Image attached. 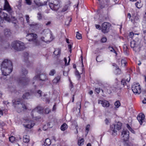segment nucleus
Listing matches in <instances>:
<instances>
[{
  "label": "nucleus",
  "instance_id": "f257e3e1",
  "mask_svg": "<svg viewBox=\"0 0 146 146\" xmlns=\"http://www.w3.org/2000/svg\"><path fill=\"white\" fill-rule=\"evenodd\" d=\"M4 8L5 10H6L8 12L9 15L3 12H0V19L1 20L0 21L1 26L3 27L1 24L4 22L3 20V19L8 22H10L11 21L13 22V23H16L17 20L15 17L13 16L14 12L9 5L8 2L7 0L5 1Z\"/></svg>",
  "mask_w": 146,
  "mask_h": 146
},
{
  "label": "nucleus",
  "instance_id": "f03ea898",
  "mask_svg": "<svg viewBox=\"0 0 146 146\" xmlns=\"http://www.w3.org/2000/svg\"><path fill=\"white\" fill-rule=\"evenodd\" d=\"M141 40L140 39L136 38L135 40L131 41L130 42V46L135 52L140 51L142 45L141 44Z\"/></svg>",
  "mask_w": 146,
  "mask_h": 146
},
{
  "label": "nucleus",
  "instance_id": "7ed1b4c3",
  "mask_svg": "<svg viewBox=\"0 0 146 146\" xmlns=\"http://www.w3.org/2000/svg\"><path fill=\"white\" fill-rule=\"evenodd\" d=\"M11 45L15 50L17 51L22 50L25 48L24 43L20 41H13L12 42Z\"/></svg>",
  "mask_w": 146,
  "mask_h": 146
},
{
  "label": "nucleus",
  "instance_id": "20e7f679",
  "mask_svg": "<svg viewBox=\"0 0 146 146\" xmlns=\"http://www.w3.org/2000/svg\"><path fill=\"white\" fill-rule=\"evenodd\" d=\"M18 113L21 112L22 110H27V106L23 103H21L20 102L17 100H13L12 101Z\"/></svg>",
  "mask_w": 146,
  "mask_h": 146
},
{
  "label": "nucleus",
  "instance_id": "39448f33",
  "mask_svg": "<svg viewBox=\"0 0 146 146\" xmlns=\"http://www.w3.org/2000/svg\"><path fill=\"white\" fill-rule=\"evenodd\" d=\"M47 79L46 75L44 74L36 75L33 78V84H34L35 82L40 83L41 82H43L47 80Z\"/></svg>",
  "mask_w": 146,
  "mask_h": 146
},
{
  "label": "nucleus",
  "instance_id": "423d86ee",
  "mask_svg": "<svg viewBox=\"0 0 146 146\" xmlns=\"http://www.w3.org/2000/svg\"><path fill=\"white\" fill-rule=\"evenodd\" d=\"M22 74L23 78L19 80V82L23 85H26L28 84L30 81L29 78H24V77L28 74V71L25 69L23 68L22 70Z\"/></svg>",
  "mask_w": 146,
  "mask_h": 146
},
{
  "label": "nucleus",
  "instance_id": "0eeeda50",
  "mask_svg": "<svg viewBox=\"0 0 146 146\" xmlns=\"http://www.w3.org/2000/svg\"><path fill=\"white\" fill-rule=\"evenodd\" d=\"M27 39L29 41H32L35 46H38L39 44V42L37 39V35L33 33L28 34L26 36Z\"/></svg>",
  "mask_w": 146,
  "mask_h": 146
},
{
  "label": "nucleus",
  "instance_id": "6e6552de",
  "mask_svg": "<svg viewBox=\"0 0 146 146\" xmlns=\"http://www.w3.org/2000/svg\"><path fill=\"white\" fill-rule=\"evenodd\" d=\"M121 126L122 123L118 122L116 124L110 126V131L113 135H115L117 134V130L121 129Z\"/></svg>",
  "mask_w": 146,
  "mask_h": 146
},
{
  "label": "nucleus",
  "instance_id": "1a4fd4ad",
  "mask_svg": "<svg viewBox=\"0 0 146 146\" xmlns=\"http://www.w3.org/2000/svg\"><path fill=\"white\" fill-rule=\"evenodd\" d=\"M60 1L55 0L53 3H49V5L51 9L57 11L60 7Z\"/></svg>",
  "mask_w": 146,
  "mask_h": 146
},
{
  "label": "nucleus",
  "instance_id": "9d476101",
  "mask_svg": "<svg viewBox=\"0 0 146 146\" xmlns=\"http://www.w3.org/2000/svg\"><path fill=\"white\" fill-rule=\"evenodd\" d=\"M131 89L133 92L135 94H139L141 92V87L139 83L133 84L132 86Z\"/></svg>",
  "mask_w": 146,
  "mask_h": 146
},
{
  "label": "nucleus",
  "instance_id": "9b49d317",
  "mask_svg": "<svg viewBox=\"0 0 146 146\" xmlns=\"http://www.w3.org/2000/svg\"><path fill=\"white\" fill-rule=\"evenodd\" d=\"M111 26V25L107 22L104 23L102 25L101 30L102 32L105 34L107 33L109 31V29Z\"/></svg>",
  "mask_w": 146,
  "mask_h": 146
},
{
  "label": "nucleus",
  "instance_id": "f8f14e48",
  "mask_svg": "<svg viewBox=\"0 0 146 146\" xmlns=\"http://www.w3.org/2000/svg\"><path fill=\"white\" fill-rule=\"evenodd\" d=\"M13 67H1V69L2 74L4 76L8 75L12 71Z\"/></svg>",
  "mask_w": 146,
  "mask_h": 146
},
{
  "label": "nucleus",
  "instance_id": "ddd939ff",
  "mask_svg": "<svg viewBox=\"0 0 146 146\" xmlns=\"http://www.w3.org/2000/svg\"><path fill=\"white\" fill-rule=\"evenodd\" d=\"M121 135L124 141H127L129 138V132L127 130H123L122 132Z\"/></svg>",
  "mask_w": 146,
  "mask_h": 146
},
{
  "label": "nucleus",
  "instance_id": "4468645a",
  "mask_svg": "<svg viewBox=\"0 0 146 146\" xmlns=\"http://www.w3.org/2000/svg\"><path fill=\"white\" fill-rule=\"evenodd\" d=\"M11 66H12L11 62L7 59L4 60L1 64V67H11Z\"/></svg>",
  "mask_w": 146,
  "mask_h": 146
},
{
  "label": "nucleus",
  "instance_id": "2eb2a0df",
  "mask_svg": "<svg viewBox=\"0 0 146 146\" xmlns=\"http://www.w3.org/2000/svg\"><path fill=\"white\" fill-rule=\"evenodd\" d=\"M43 111V110L42 107L39 106L38 107L33 110L31 113V115L33 117H34L33 113H42Z\"/></svg>",
  "mask_w": 146,
  "mask_h": 146
},
{
  "label": "nucleus",
  "instance_id": "dca6fc26",
  "mask_svg": "<svg viewBox=\"0 0 146 146\" xmlns=\"http://www.w3.org/2000/svg\"><path fill=\"white\" fill-rule=\"evenodd\" d=\"M26 124H24V126L29 129H31L35 125V124L32 123V121L29 120H27L26 121Z\"/></svg>",
  "mask_w": 146,
  "mask_h": 146
},
{
  "label": "nucleus",
  "instance_id": "f3484780",
  "mask_svg": "<svg viewBox=\"0 0 146 146\" xmlns=\"http://www.w3.org/2000/svg\"><path fill=\"white\" fill-rule=\"evenodd\" d=\"M145 115L142 113H139L137 116V119L140 125H141L145 119Z\"/></svg>",
  "mask_w": 146,
  "mask_h": 146
},
{
  "label": "nucleus",
  "instance_id": "a211bd4d",
  "mask_svg": "<svg viewBox=\"0 0 146 146\" xmlns=\"http://www.w3.org/2000/svg\"><path fill=\"white\" fill-rule=\"evenodd\" d=\"M98 104H101L103 107H108L110 106V103L109 102L105 100H99L98 101Z\"/></svg>",
  "mask_w": 146,
  "mask_h": 146
},
{
  "label": "nucleus",
  "instance_id": "6ab92c4d",
  "mask_svg": "<svg viewBox=\"0 0 146 146\" xmlns=\"http://www.w3.org/2000/svg\"><path fill=\"white\" fill-rule=\"evenodd\" d=\"M29 54L27 52H25L24 53V61L27 64V65H29L30 63L28 60Z\"/></svg>",
  "mask_w": 146,
  "mask_h": 146
},
{
  "label": "nucleus",
  "instance_id": "aec40b11",
  "mask_svg": "<svg viewBox=\"0 0 146 146\" xmlns=\"http://www.w3.org/2000/svg\"><path fill=\"white\" fill-rule=\"evenodd\" d=\"M47 1H45L44 2H37L35 3L36 5L38 7L46 5H47Z\"/></svg>",
  "mask_w": 146,
  "mask_h": 146
},
{
  "label": "nucleus",
  "instance_id": "412c9836",
  "mask_svg": "<svg viewBox=\"0 0 146 146\" xmlns=\"http://www.w3.org/2000/svg\"><path fill=\"white\" fill-rule=\"evenodd\" d=\"M61 53V49L60 48L55 49L54 52V54L55 56H59Z\"/></svg>",
  "mask_w": 146,
  "mask_h": 146
},
{
  "label": "nucleus",
  "instance_id": "4be33fe9",
  "mask_svg": "<svg viewBox=\"0 0 146 146\" xmlns=\"http://www.w3.org/2000/svg\"><path fill=\"white\" fill-rule=\"evenodd\" d=\"M60 78V75H57L55 78L52 80V82L54 84H56L58 82Z\"/></svg>",
  "mask_w": 146,
  "mask_h": 146
},
{
  "label": "nucleus",
  "instance_id": "5701e85b",
  "mask_svg": "<svg viewBox=\"0 0 146 146\" xmlns=\"http://www.w3.org/2000/svg\"><path fill=\"white\" fill-rule=\"evenodd\" d=\"M51 144L50 140L49 139H45L44 142V144L42 146H49Z\"/></svg>",
  "mask_w": 146,
  "mask_h": 146
},
{
  "label": "nucleus",
  "instance_id": "b1692460",
  "mask_svg": "<svg viewBox=\"0 0 146 146\" xmlns=\"http://www.w3.org/2000/svg\"><path fill=\"white\" fill-rule=\"evenodd\" d=\"M23 141L25 143H28L30 141L29 137L27 135L24 136L23 138Z\"/></svg>",
  "mask_w": 146,
  "mask_h": 146
},
{
  "label": "nucleus",
  "instance_id": "393cba45",
  "mask_svg": "<svg viewBox=\"0 0 146 146\" xmlns=\"http://www.w3.org/2000/svg\"><path fill=\"white\" fill-rule=\"evenodd\" d=\"M30 94L29 92H27L24 94L23 96V98L24 99H28L30 98Z\"/></svg>",
  "mask_w": 146,
  "mask_h": 146
},
{
  "label": "nucleus",
  "instance_id": "a878e982",
  "mask_svg": "<svg viewBox=\"0 0 146 146\" xmlns=\"http://www.w3.org/2000/svg\"><path fill=\"white\" fill-rule=\"evenodd\" d=\"M67 125L66 123H64L61 126L60 129L62 131H64L67 128Z\"/></svg>",
  "mask_w": 146,
  "mask_h": 146
},
{
  "label": "nucleus",
  "instance_id": "bb28decb",
  "mask_svg": "<svg viewBox=\"0 0 146 146\" xmlns=\"http://www.w3.org/2000/svg\"><path fill=\"white\" fill-rule=\"evenodd\" d=\"M81 108V105L78 102L76 104V111H78L79 113L80 112V109Z\"/></svg>",
  "mask_w": 146,
  "mask_h": 146
},
{
  "label": "nucleus",
  "instance_id": "cd10ccee",
  "mask_svg": "<svg viewBox=\"0 0 146 146\" xmlns=\"http://www.w3.org/2000/svg\"><path fill=\"white\" fill-rule=\"evenodd\" d=\"M4 34L7 36H9L11 34L10 30L8 29H5L4 30Z\"/></svg>",
  "mask_w": 146,
  "mask_h": 146
},
{
  "label": "nucleus",
  "instance_id": "c85d7f7f",
  "mask_svg": "<svg viewBox=\"0 0 146 146\" xmlns=\"http://www.w3.org/2000/svg\"><path fill=\"white\" fill-rule=\"evenodd\" d=\"M37 18L38 20H41L42 19L43 16L42 13L40 12L38 13L37 14Z\"/></svg>",
  "mask_w": 146,
  "mask_h": 146
},
{
  "label": "nucleus",
  "instance_id": "c756f323",
  "mask_svg": "<svg viewBox=\"0 0 146 146\" xmlns=\"http://www.w3.org/2000/svg\"><path fill=\"white\" fill-rule=\"evenodd\" d=\"M84 142V139L83 138H82L78 140V144L79 146H82Z\"/></svg>",
  "mask_w": 146,
  "mask_h": 146
},
{
  "label": "nucleus",
  "instance_id": "7c9ffc66",
  "mask_svg": "<svg viewBox=\"0 0 146 146\" xmlns=\"http://www.w3.org/2000/svg\"><path fill=\"white\" fill-rule=\"evenodd\" d=\"M76 38L78 39H80L82 38V35L78 32L76 33Z\"/></svg>",
  "mask_w": 146,
  "mask_h": 146
},
{
  "label": "nucleus",
  "instance_id": "2f4dec72",
  "mask_svg": "<svg viewBox=\"0 0 146 146\" xmlns=\"http://www.w3.org/2000/svg\"><path fill=\"white\" fill-rule=\"evenodd\" d=\"M115 105L116 107L118 108L120 106V103L119 101H117L115 102Z\"/></svg>",
  "mask_w": 146,
  "mask_h": 146
},
{
  "label": "nucleus",
  "instance_id": "473e14b6",
  "mask_svg": "<svg viewBox=\"0 0 146 146\" xmlns=\"http://www.w3.org/2000/svg\"><path fill=\"white\" fill-rule=\"evenodd\" d=\"M75 74L78 80H79L80 78V75L78 71L76 70L75 73Z\"/></svg>",
  "mask_w": 146,
  "mask_h": 146
},
{
  "label": "nucleus",
  "instance_id": "72a5a7b5",
  "mask_svg": "<svg viewBox=\"0 0 146 146\" xmlns=\"http://www.w3.org/2000/svg\"><path fill=\"white\" fill-rule=\"evenodd\" d=\"M68 19H70L69 20H68L66 21L65 22V25L68 26L69 25V23L71 21L72 19L71 18H68Z\"/></svg>",
  "mask_w": 146,
  "mask_h": 146
},
{
  "label": "nucleus",
  "instance_id": "f704fd0d",
  "mask_svg": "<svg viewBox=\"0 0 146 146\" xmlns=\"http://www.w3.org/2000/svg\"><path fill=\"white\" fill-rule=\"evenodd\" d=\"M15 137L13 136H11L9 137V140L11 142L13 143L15 141Z\"/></svg>",
  "mask_w": 146,
  "mask_h": 146
},
{
  "label": "nucleus",
  "instance_id": "c9c22d12",
  "mask_svg": "<svg viewBox=\"0 0 146 146\" xmlns=\"http://www.w3.org/2000/svg\"><path fill=\"white\" fill-rule=\"evenodd\" d=\"M135 5L137 8L138 9L142 7L140 3H139V2H137L135 4Z\"/></svg>",
  "mask_w": 146,
  "mask_h": 146
},
{
  "label": "nucleus",
  "instance_id": "e433bc0d",
  "mask_svg": "<svg viewBox=\"0 0 146 146\" xmlns=\"http://www.w3.org/2000/svg\"><path fill=\"white\" fill-rule=\"evenodd\" d=\"M55 71L54 69L52 70L50 72L49 75L51 76H53L55 73Z\"/></svg>",
  "mask_w": 146,
  "mask_h": 146
},
{
  "label": "nucleus",
  "instance_id": "4c0bfd02",
  "mask_svg": "<svg viewBox=\"0 0 146 146\" xmlns=\"http://www.w3.org/2000/svg\"><path fill=\"white\" fill-rule=\"evenodd\" d=\"M109 49L110 50L111 52H113L114 53H115L116 54H117V53L114 50V48L112 47H109Z\"/></svg>",
  "mask_w": 146,
  "mask_h": 146
},
{
  "label": "nucleus",
  "instance_id": "58836bf2",
  "mask_svg": "<svg viewBox=\"0 0 146 146\" xmlns=\"http://www.w3.org/2000/svg\"><path fill=\"white\" fill-rule=\"evenodd\" d=\"M26 18V20L27 21V23L28 24H29L30 23L29 21V17L28 15H26L25 16Z\"/></svg>",
  "mask_w": 146,
  "mask_h": 146
},
{
  "label": "nucleus",
  "instance_id": "ea45409f",
  "mask_svg": "<svg viewBox=\"0 0 146 146\" xmlns=\"http://www.w3.org/2000/svg\"><path fill=\"white\" fill-rule=\"evenodd\" d=\"M143 31L144 33H146V24H144L143 25Z\"/></svg>",
  "mask_w": 146,
  "mask_h": 146
},
{
  "label": "nucleus",
  "instance_id": "a19ab883",
  "mask_svg": "<svg viewBox=\"0 0 146 146\" xmlns=\"http://www.w3.org/2000/svg\"><path fill=\"white\" fill-rule=\"evenodd\" d=\"M17 6L18 9H20L21 7V1H19L17 5Z\"/></svg>",
  "mask_w": 146,
  "mask_h": 146
},
{
  "label": "nucleus",
  "instance_id": "79ce46f5",
  "mask_svg": "<svg viewBox=\"0 0 146 146\" xmlns=\"http://www.w3.org/2000/svg\"><path fill=\"white\" fill-rule=\"evenodd\" d=\"M29 24L31 27H32L36 26L38 25V24H37V23H34V22H33L31 24H30V23Z\"/></svg>",
  "mask_w": 146,
  "mask_h": 146
},
{
  "label": "nucleus",
  "instance_id": "37998d69",
  "mask_svg": "<svg viewBox=\"0 0 146 146\" xmlns=\"http://www.w3.org/2000/svg\"><path fill=\"white\" fill-rule=\"evenodd\" d=\"M107 38L106 37H102L100 40V41L102 42H105L106 41Z\"/></svg>",
  "mask_w": 146,
  "mask_h": 146
},
{
  "label": "nucleus",
  "instance_id": "c03bdc74",
  "mask_svg": "<svg viewBox=\"0 0 146 146\" xmlns=\"http://www.w3.org/2000/svg\"><path fill=\"white\" fill-rule=\"evenodd\" d=\"M68 57H69V60H68V63H67V60L65 58H64V62L65 63V65H68L69 64V63L70 59L69 57V56Z\"/></svg>",
  "mask_w": 146,
  "mask_h": 146
},
{
  "label": "nucleus",
  "instance_id": "a18cd8bd",
  "mask_svg": "<svg viewBox=\"0 0 146 146\" xmlns=\"http://www.w3.org/2000/svg\"><path fill=\"white\" fill-rule=\"evenodd\" d=\"M121 64L122 65H123V66H125L127 64V62L124 59H122L121 61Z\"/></svg>",
  "mask_w": 146,
  "mask_h": 146
},
{
  "label": "nucleus",
  "instance_id": "49530a36",
  "mask_svg": "<svg viewBox=\"0 0 146 146\" xmlns=\"http://www.w3.org/2000/svg\"><path fill=\"white\" fill-rule=\"evenodd\" d=\"M100 90H102V92H103V90L100 89V88H95V91L96 92H97L98 94L100 92Z\"/></svg>",
  "mask_w": 146,
  "mask_h": 146
},
{
  "label": "nucleus",
  "instance_id": "de8ad7c7",
  "mask_svg": "<svg viewBox=\"0 0 146 146\" xmlns=\"http://www.w3.org/2000/svg\"><path fill=\"white\" fill-rule=\"evenodd\" d=\"M116 71L117 72L116 73V74H119L121 73V71L120 69L119 68L117 67V68L116 69Z\"/></svg>",
  "mask_w": 146,
  "mask_h": 146
},
{
  "label": "nucleus",
  "instance_id": "09e8293b",
  "mask_svg": "<svg viewBox=\"0 0 146 146\" xmlns=\"http://www.w3.org/2000/svg\"><path fill=\"white\" fill-rule=\"evenodd\" d=\"M105 121L106 124L108 125L110 123V120L108 118H106L105 120Z\"/></svg>",
  "mask_w": 146,
  "mask_h": 146
},
{
  "label": "nucleus",
  "instance_id": "8fccbe9b",
  "mask_svg": "<svg viewBox=\"0 0 146 146\" xmlns=\"http://www.w3.org/2000/svg\"><path fill=\"white\" fill-rule=\"evenodd\" d=\"M126 82L125 80L123 79L121 81V84H122L123 86L126 85Z\"/></svg>",
  "mask_w": 146,
  "mask_h": 146
},
{
  "label": "nucleus",
  "instance_id": "3c124183",
  "mask_svg": "<svg viewBox=\"0 0 146 146\" xmlns=\"http://www.w3.org/2000/svg\"><path fill=\"white\" fill-rule=\"evenodd\" d=\"M46 114L48 113L50 111V110L49 108H46L44 110Z\"/></svg>",
  "mask_w": 146,
  "mask_h": 146
},
{
  "label": "nucleus",
  "instance_id": "603ef678",
  "mask_svg": "<svg viewBox=\"0 0 146 146\" xmlns=\"http://www.w3.org/2000/svg\"><path fill=\"white\" fill-rule=\"evenodd\" d=\"M90 127V125H88L86 128V129L87 132V133H88V131L89 130V128Z\"/></svg>",
  "mask_w": 146,
  "mask_h": 146
},
{
  "label": "nucleus",
  "instance_id": "864d4df0",
  "mask_svg": "<svg viewBox=\"0 0 146 146\" xmlns=\"http://www.w3.org/2000/svg\"><path fill=\"white\" fill-rule=\"evenodd\" d=\"M74 125H75V128H76V132H75V133L77 134L78 133V129H77V127H78V125H77V123L76 121H75L74 122Z\"/></svg>",
  "mask_w": 146,
  "mask_h": 146
},
{
  "label": "nucleus",
  "instance_id": "5fc2aeb1",
  "mask_svg": "<svg viewBox=\"0 0 146 146\" xmlns=\"http://www.w3.org/2000/svg\"><path fill=\"white\" fill-rule=\"evenodd\" d=\"M26 3L28 5H31V0H25Z\"/></svg>",
  "mask_w": 146,
  "mask_h": 146
},
{
  "label": "nucleus",
  "instance_id": "6e6d98bb",
  "mask_svg": "<svg viewBox=\"0 0 146 146\" xmlns=\"http://www.w3.org/2000/svg\"><path fill=\"white\" fill-rule=\"evenodd\" d=\"M67 9V7L66 6L61 11V12H64V11H66Z\"/></svg>",
  "mask_w": 146,
  "mask_h": 146
},
{
  "label": "nucleus",
  "instance_id": "4d7b16f0",
  "mask_svg": "<svg viewBox=\"0 0 146 146\" xmlns=\"http://www.w3.org/2000/svg\"><path fill=\"white\" fill-rule=\"evenodd\" d=\"M68 47L69 51L71 52L72 46L70 44L68 45Z\"/></svg>",
  "mask_w": 146,
  "mask_h": 146
},
{
  "label": "nucleus",
  "instance_id": "13d9d810",
  "mask_svg": "<svg viewBox=\"0 0 146 146\" xmlns=\"http://www.w3.org/2000/svg\"><path fill=\"white\" fill-rule=\"evenodd\" d=\"M133 35L134 33L132 32H130L129 34V36L131 38H132Z\"/></svg>",
  "mask_w": 146,
  "mask_h": 146
},
{
  "label": "nucleus",
  "instance_id": "bf43d9fd",
  "mask_svg": "<svg viewBox=\"0 0 146 146\" xmlns=\"http://www.w3.org/2000/svg\"><path fill=\"white\" fill-rule=\"evenodd\" d=\"M139 18L138 16H135L134 18V21H138L139 19Z\"/></svg>",
  "mask_w": 146,
  "mask_h": 146
},
{
  "label": "nucleus",
  "instance_id": "052dcab7",
  "mask_svg": "<svg viewBox=\"0 0 146 146\" xmlns=\"http://www.w3.org/2000/svg\"><path fill=\"white\" fill-rule=\"evenodd\" d=\"M95 26H96V28L97 29H98L99 30L100 29L101 27H100V25H96Z\"/></svg>",
  "mask_w": 146,
  "mask_h": 146
},
{
  "label": "nucleus",
  "instance_id": "680f3d73",
  "mask_svg": "<svg viewBox=\"0 0 146 146\" xmlns=\"http://www.w3.org/2000/svg\"><path fill=\"white\" fill-rule=\"evenodd\" d=\"M41 91L40 90H38L37 91V93L38 94L40 95V97L42 96L41 95Z\"/></svg>",
  "mask_w": 146,
  "mask_h": 146
},
{
  "label": "nucleus",
  "instance_id": "e2e57ef3",
  "mask_svg": "<svg viewBox=\"0 0 146 146\" xmlns=\"http://www.w3.org/2000/svg\"><path fill=\"white\" fill-rule=\"evenodd\" d=\"M63 74L64 76H66L68 75V74L66 72L63 71Z\"/></svg>",
  "mask_w": 146,
  "mask_h": 146
},
{
  "label": "nucleus",
  "instance_id": "0e129e2a",
  "mask_svg": "<svg viewBox=\"0 0 146 146\" xmlns=\"http://www.w3.org/2000/svg\"><path fill=\"white\" fill-rule=\"evenodd\" d=\"M126 126H127V128L129 130V129H131V128L130 127V126H129V125L128 124H127Z\"/></svg>",
  "mask_w": 146,
  "mask_h": 146
},
{
  "label": "nucleus",
  "instance_id": "69168bd1",
  "mask_svg": "<svg viewBox=\"0 0 146 146\" xmlns=\"http://www.w3.org/2000/svg\"><path fill=\"white\" fill-rule=\"evenodd\" d=\"M41 39L44 42H47L48 41H46L45 40H44V37H42L41 38Z\"/></svg>",
  "mask_w": 146,
  "mask_h": 146
},
{
  "label": "nucleus",
  "instance_id": "338daca9",
  "mask_svg": "<svg viewBox=\"0 0 146 146\" xmlns=\"http://www.w3.org/2000/svg\"><path fill=\"white\" fill-rule=\"evenodd\" d=\"M129 130L132 133H135V131L133 129H132V128L129 129Z\"/></svg>",
  "mask_w": 146,
  "mask_h": 146
},
{
  "label": "nucleus",
  "instance_id": "774afa93",
  "mask_svg": "<svg viewBox=\"0 0 146 146\" xmlns=\"http://www.w3.org/2000/svg\"><path fill=\"white\" fill-rule=\"evenodd\" d=\"M112 65L114 67H115V68H116H116H117V67H118L117 66V65L115 63L113 64Z\"/></svg>",
  "mask_w": 146,
  "mask_h": 146
}]
</instances>
